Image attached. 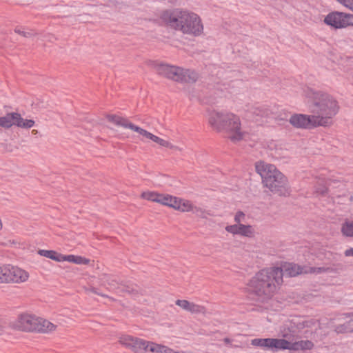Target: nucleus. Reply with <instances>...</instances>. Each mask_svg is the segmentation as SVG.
Returning <instances> with one entry per match:
<instances>
[{"label": "nucleus", "mask_w": 353, "mask_h": 353, "mask_svg": "<svg viewBox=\"0 0 353 353\" xmlns=\"http://www.w3.org/2000/svg\"><path fill=\"white\" fill-rule=\"evenodd\" d=\"M303 92L311 103L310 110L314 115L317 124L323 127L332 125V119L340 108L338 101L330 94L311 88H306Z\"/></svg>", "instance_id": "1"}, {"label": "nucleus", "mask_w": 353, "mask_h": 353, "mask_svg": "<svg viewBox=\"0 0 353 353\" xmlns=\"http://www.w3.org/2000/svg\"><path fill=\"white\" fill-rule=\"evenodd\" d=\"M283 282L282 270L279 267L264 268L250 279L248 291L263 302L274 296Z\"/></svg>", "instance_id": "2"}, {"label": "nucleus", "mask_w": 353, "mask_h": 353, "mask_svg": "<svg viewBox=\"0 0 353 353\" xmlns=\"http://www.w3.org/2000/svg\"><path fill=\"white\" fill-rule=\"evenodd\" d=\"M255 168L261 176L264 186L271 192L280 196L289 194L288 179L275 165L260 161L256 163Z\"/></svg>", "instance_id": "3"}, {"label": "nucleus", "mask_w": 353, "mask_h": 353, "mask_svg": "<svg viewBox=\"0 0 353 353\" xmlns=\"http://www.w3.org/2000/svg\"><path fill=\"white\" fill-rule=\"evenodd\" d=\"M15 325L22 331L42 333H49L57 328V325L49 321L30 314L20 315Z\"/></svg>", "instance_id": "4"}, {"label": "nucleus", "mask_w": 353, "mask_h": 353, "mask_svg": "<svg viewBox=\"0 0 353 353\" xmlns=\"http://www.w3.org/2000/svg\"><path fill=\"white\" fill-rule=\"evenodd\" d=\"M106 118L109 122L112 123L115 125L123 127V128L130 129L131 130L137 132L143 137L150 139L161 146L171 149H178L177 146L173 145L169 141H165L156 135H154L147 130L135 125L126 118L116 114H107Z\"/></svg>", "instance_id": "5"}, {"label": "nucleus", "mask_w": 353, "mask_h": 353, "mask_svg": "<svg viewBox=\"0 0 353 353\" xmlns=\"http://www.w3.org/2000/svg\"><path fill=\"white\" fill-rule=\"evenodd\" d=\"M183 34L199 36L203 31V26L199 16L192 12L185 10L183 19V24L180 30Z\"/></svg>", "instance_id": "6"}, {"label": "nucleus", "mask_w": 353, "mask_h": 353, "mask_svg": "<svg viewBox=\"0 0 353 353\" xmlns=\"http://www.w3.org/2000/svg\"><path fill=\"white\" fill-rule=\"evenodd\" d=\"M234 121V124L237 123L238 116L227 111L211 110L208 112V123L210 126L217 132H222L227 128V121Z\"/></svg>", "instance_id": "7"}, {"label": "nucleus", "mask_w": 353, "mask_h": 353, "mask_svg": "<svg viewBox=\"0 0 353 353\" xmlns=\"http://www.w3.org/2000/svg\"><path fill=\"white\" fill-rule=\"evenodd\" d=\"M282 270V278L284 275L290 277L296 276L302 274H320L328 271V268L325 267H310L307 265H299L293 263H287L280 268Z\"/></svg>", "instance_id": "8"}, {"label": "nucleus", "mask_w": 353, "mask_h": 353, "mask_svg": "<svg viewBox=\"0 0 353 353\" xmlns=\"http://www.w3.org/2000/svg\"><path fill=\"white\" fill-rule=\"evenodd\" d=\"M28 273L17 267L11 265L2 266V274L1 283H23L28 280Z\"/></svg>", "instance_id": "9"}, {"label": "nucleus", "mask_w": 353, "mask_h": 353, "mask_svg": "<svg viewBox=\"0 0 353 353\" xmlns=\"http://www.w3.org/2000/svg\"><path fill=\"white\" fill-rule=\"evenodd\" d=\"M323 22L335 29H341L353 26V14L342 12H332L324 19Z\"/></svg>", "instance_id": "10"}, {"label": "nucleus", "mask_w": 353, "mask_h": 353, "mask_svg": "<svg viewBox=\"0 0 353 353\" xmlns=\"http://www.w3.org/2000/svg\"><path fill=\"white\" fill-rule=\"evenodd\" d=\"M34 125L32 119H23L21 114L17 112L6 114L4 117H0V126L4 128H9L12 125H17L22 128H30Z\"/></svg>", "instance_id": "11"}, {"label": "nucleus", "mask_w": 353, "mask_h": 353, "mask_svg": "<svg viewBox=\"0 0 353 353\" xmlns=\"http://www.w3.org/2000/svg\"><path fill=\"white\" fill-rule=\"evenodd\" d=\"M251 344L263 348L265 350H271L272 352L278 350H285L288 347V341L282 339H254L251 341Z\"/></svg>", "instance_id": "12"}, {"label": "nucleus", "mask_w": 353, "mask_h": 353, "mask_svg": "<svg viewBox=\"0 0 353 353\" xmlns=\"http://www.w3.org/2000/svg\"><path fill=\"white\" fill-rule=\"evenodd\" d=\"M290 123L296 128L312 129L320 126L314 115L294 114L289 119Z\"/></svg>", "instance_id": "13"}, {"label": "nucleus", "mask_w": 353, "mask_h": 353, "mask_svg": "<svg viewBox=\"0 0 353 353\" xmlns=\"http://www.w3.org/2000/svg\"><path fill=\"white\" fill-rule=\"evenodd\" d=\"M185 10L174 9L166 10L162 14V19L167 26L176 30H180L183 24V14Z\"/></svg>", "instance_id": "14"}, {"label": "nucleus", "mask_w": 353, "mask_h": 353, "mask_svg": "<svg viewBox=\"0 0 353 353\" xmlns=\"http://www.w3.org/2000/svg\"><path fill=\"white\" fill-rule=\"evenodd\" d=\"M198 78L199 75L196 72L175 66V70L171 72L168 79L180 83H193Z\"/></svg>", "instance_id": "15"}, {"label": "nucleus", "mask_w": 353, "mask_h": 353, "mask_svg": "<svg viewBox=\"0 0 353 353\" xmlns=\"http://www.w3.org/2000/svg\"><path fill=\"white\" fill-rule=\"evenodd\" d=\"M137 353H179L171 348L141 339Z\"/></svg>", "instance_id": "16"}, {"label": "nucleus", "mask_w": 353, "mask_h": 353, "mask_svg": "<svg viewBox=\"0 0 353 353\" xmlns=\"http://www.w3.org/2000/svg\"><path fill=\"white\" fill-rule=\"evenodd\" d=\"M233 120L227 121L226 127L222 132H225L228 134V137L233 142H237L242 140L244 137L245 132L241 128V121L238 117L237 123L234 124Z\"/></svg>", "instance_id": "17"}, {"label": "nucleus", "mask_w": 353, "mask_h": 353, "mask_svg": "<svg viewBox=\"0 0 353 353\" xmlns=\"http://www.w3.org/2000/svg\"><path fill=\"white\" fill-rule=\"evenodd\" d=\"M141 340V338L132 336L130 335H123L119 338V341L126 348H128L133 352L137 353L138 345Z\"/></svg>", "instance_id": "18"}, {"label": "nucleus", "mask_w": 353, "mask_h": 353, "mask_svg": "<svg viewBox=\"0 0 353 353\" xmlns=\"http://www.w3.org/2000/svg\"><path fill=\"white\" fill-rule=\"evenodd\" d=\"M345 316L349 319L334 326V331L337 334L353 333V313L347 314Z\"/></svg>", "instance_id": "19"}, {"label": "nucleus", "mask_w": 353, "mask_h": 353, "mask_svg": "<svg viewBox=\"0 0 353 353\" xmlns=\"http://www.w3.org/2000/svg\"><path fill=\"white\" fill-rule=\"evenodd\" d=\"M288 347H286L285 350L295 351L311 350L314 346V343L309 340L299 341L294 343H291L288 341Z\"/></svg>", "instance_id": "20"}, {"label": "nucleus", "mask_w": 353, "mask_h": 353, "mask_svg": "<svg viewBox=\"0 0 353 353\" xmlns=\"http://www.w3.org/2000/svg\"><path fill=\"white\" fill-rule=\"evenodd\" d=\"M100 280L103 285H107V288L110 290L120 289L121 283H119L112 276L103 274L100 276Z\"/></svg>", "instance_id": "21"}, {"label": "nucleus", "mask_w": 353, "mask_h": 353, "mask_svg": "<svg viewBox=\"0 0 353 353\" xmlns=\"http://www.w3.org/2000/svg\"><path fill=\"white\" fill-rule=\"evenodd\" d=\"M175 207L173 208L181 212H192L194 210V205L188 200L176 198Z\"/></svg>", "instance_id": "22"}, {"label": "nucleus", "mask_w": 353, "mask_h": 353, "mask_svg": "<svg viewBox=\"0 0 353 353\" xmlns=\"http://www.w3.org/2000/svg\"><path fill=\"white\" fill-rule=\"evenodd\" d=\"M38 254L57 262L64 261L63 254L54 250H39Z\"/></svg>", "instance_id": "23"}, {"label": "nucleus", "mask_w": 353, "mask_h": 353, "mask_svg": "<svg viewBox=\"0 0 353 353\" xmlns=\"http://www.w3.org/2000/svg\"><path fill=\"white\" fill-rule=\"evenodd\" d=\"M155 69L158 74L168 79L171 74V72L175 70V66L165 63H160L156 65Z\"/></svg>", "instance_id": "24"}, {"label": "nucleus", "mask_w": 353, "mask_h": 353, "mask_svg": "<svg viewBox=\"0 0 353 353\" xmlns=\"http://www.w3.org/2000/svg\"><path fill=\"white\" fill-rule=\"evenodd\" d=\"M250 112L259 117H268L270 115V110L265 105H254L251 108Z\"/></svg>", "instance_id": "25"}, {"label": "nucleus", "mask_w": 353, "mask_h": 353, "mask_svg": "<svg viewBox=\"0 0 353 353\" xmlns=\"http://www.w3.org/2000/svg\"><path fill=\"white\" fill-rule=\"evenodd\" d=\"M176 202V197L170 196L169 194H159L157 203L162 205H167L171 208L175 207L174 204Z\"/></svg>", "instance_id": "26"}, {"label": "nucleus", "mask_w": 353, "mask_h": 353, "mask_svg": "<svg viewBox=\"0 0 353 353\" xmlns=\"http://www.w3.org/2000/svg\"><path fill=\"white\" fill-rule=\"evenodd\" d=\"M64 261L71 262L75 264H88L90 260L80 256L74 255H63Z\"/></svg>", "instance_id": "27"}, {"label": "nucleus", "mask_w": 353, "mask_h": 353, "mask_svg": "<svg viewBox=\"0 0 353 353\" xmlns=\"http://www.w3.org/2000/svg\"><path fill=\"white\" fill-rule=\"evenodd\" d=\"M254 229L250 225H244L241 223L239 224V235L245 237H252L254 234Z\"/></svg>", "instance_id": "28"}, {"label": "nucleus", "mask_w": 353, "mask_h": 353, "mask_svg": "<svg viewBox=\"0 0 353 353\" xmlns=\"http://www.w3.org/2000/svg\"><path fill=\"white\" fill-rule=\"evenodd\" d=\"M341 232L346 236H353V220L345 221L342 225Z\"/></svg>", "instance_id": "29"}, {"label": "nucleus", "mask_w": 353, "mask_h": 353, "mask_svg": "<svg viewBox=\"0 0 353 353\" xmlns=\"http://www.w3.org/2000/svg\"><path fill=\"white\" fill-rule=\"evenodd\" d=\"M121 292H125L130 294L136 295L139 293V288L137 285H125L121 283L120 289H119Z\"/></svg>", "instance_id": "30"}, {"label": "nucleus", "mask_w": 353, "mask_h": 353, "mask_svg": "<svg viewBox=\"0 0 353 353\" xmlns=\"http://www.w3.org/2000/svg\"><path fill=\"white\" fill-rule=\"evenodd\" d=\"M192 314H205L206 310L205 307L190 302V306L187 310Z\"/></svg>", "instance_id": "31"}, {"label": "nucleus", "mask_w": 353, "mask_h": 353, "mask_svg": "<svg viewBox=\"0 0 353 353\" xmlns=\"http://www.w3.org/2000/svg\"><path fill=\"white\" fill-rule=\"evenodd\" d=\"M159 194L154 192H144L141 194V198L157 202L158 201Z\"/></svg>", "instance_id": "32"}, {"label": "nucleus", "mask_w": 353, "mask_h": 353, "mask_svg": "<svg viewBox=\"0 0 353 353\" xmlns=\"http://www.w3.org/2000/svg\"><path fill=\"white\" fill-rule=\"evenodd\" d=\"M192 213H194L196 216L201 217L202 219H206L208 216L210 215V213L201 208H198L194 205V210H192Z\"/></svg>", "instance_id": "33"}, {"label": "nucleus", "mask_w": 353, "mask_h": 353, "mask_svg": "<svg viewBox=\"0 0 353 353\" xmlns=\"http://www.w3.org/2000/svg\"><path fill=\"white\" fill-rule=\"evenodd\" d=\"M239 224H238V223H236L234 225H227L225 227V230L228 232L231 233L234 235L238 234H239Z\"/></svg>", "instance_id": "34"}, {"label": "nucleus", "mask_w": 353, "mask_h": 353, "mask_svg": "<svg viewBox=\"0 0 353 353\" xmlns=\"http://www.w3.org/2000/svg\"><path fill=\"white\" fill-rule=\"evenodd\" d=\"M236 223L240 224L245 221V214L242 211H238L234 218Z\"/></svg>", "instance_id": "35"}, {"label": "nucleus", "mask_w": 353, "mask_h": 353, "mask_svg": "<svg viewBox=\"0 0 353 353\" xmlns=\"http://www.w3.org/2000/svg\"><path fill=\"white\" fill-rule=\"evenodd\" d=\"M176 305L187 311L188 306H190V301L187 300H177L176 301Z\"/></svg>", "instance_id": "36"}, {"label": "nucleus", "mask_w": 353, "mask_h": 353, "mask_svg": "<svg viewBox=\"0 0 353 353\" xmlns=\"http://www.w3.org/2000/svg\"><path fill=\"white\" fill-rule=\"evenodd\" d=\"M341 4L353 11V0H336Z\"/></svg>", "instance_id": "37"}, {"label": "nucleus", "mask_w": 353, "mask_h": 353, "mask_svg": "<svg viewBox=\"0 0 353 353\" xmlns=\"http://www.w3.org/2000/svg\"><path fill=\"white\" fill-rule=\"evenodd\" d=\"M14 32L17 34H19L23 36L24 37H30L35 34V33H34L32 32L23 31L20 28H17L14 29Z\"/></svg>", "instance_id": "38"}, {"label": "nucleus", "mask_w": 353, "mask_h": 353, "mask_svg": "<svg viewBox=\"0 0 353 353\" xmlns=\"http://www.w3.org/2000/svg\"><path fill=\"white\" fill-rule=\"evenodd\" d=\"M316 192L321 195H325L327 192V188L325 185L316 188Z\"/></svg>", "instance_id": "39"}, {"label": "nucleus", "mask_w": 353, "mask_h": 353, "mask_svg": "<svg viewBox=\"0 0 353 353\" xmlns=\"http://www.w3.org/2000/svg\"><path fill=\"white\" fill-rule=\"evenodd\" d=\"M88 292H92V293H94V294H97L98 295H101L102 296H105L104 294H102L101 293H99V292H97V289L94 288H90L89 289L87 290Z\"/></svg>", "instance_id": "40"}, {"label": "nucleus", "mask_w": 353, "mask_h": 353, "mask_svg": "<svg viewBox=\"0 0 353 353\" xmlns=\"http://www.w3.org/2000/svg\"><path fill=\"white\" fill-rule=\"evenodd\" d=\"M345 255L346 256H353V248L347 249L345 251Z\"/></svg>", "instance_id": "41"}, {"label": "nucleus", "mask_w": 353, "mask_h": 353, "mask_svg": "<svg viewBox=\"0 0 353 353\" xmlns=\"http://www.w3.org/2000/svg\"><path fill=\"white\" fill-rule=\"evenodd\" d=\"M223 341L226 343V344H228L231 342V340L229 339V338H225L223 339Z\"/></svg>", "instance_id": "42"}, {"label": "nucleus", "mask_w": 353, "mask_h": 353, "mask_svg": "<svg viewBox=\"0 0 353 353\" xmlns=\"http://www.w3.org/2000/svg\"><path fill=\"white\" fill-rule=\"evenodd\" d=\"M3 326L0 323V335L3 333Z\"/></svg>", "instance_id": "43"}, {"label": "nucleus", "mask_w": 353, "mask_h": 353, "mask_svg": "<svg viewBox=\"0 0 353 353\" xmlns=\"http://www.w3.org/2000/svg\"><path fill=\"white\" fill-rule=\"evenodd\" d=\"M2 228V223H1V220L0 219V230H1Z\"/></svg>", "instance_id": "44"}, {"label": "nucleus", "mask_w": 353, "mask_h": 353, "mask_svg": "<svg viewBox=\"0 0 353 353\" xmlns=\"http://www.w3.org/2000/svg\"><path fill=\"white\" fill-rule=\"evenodd\" d=\"M32 132L33 134H36V133L37 132V130H33L32 131Z\"/></svg>", "instance_id": "45"}]
</instances>
